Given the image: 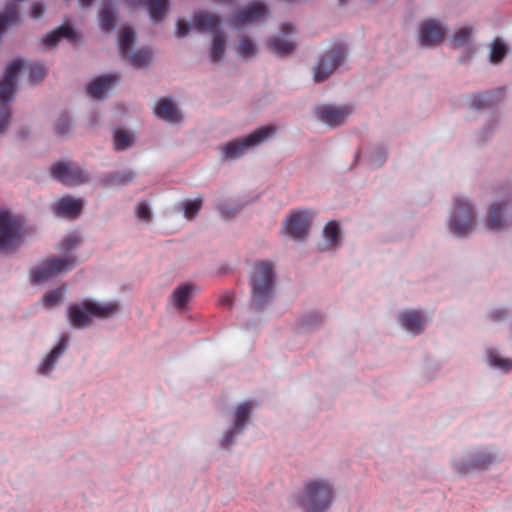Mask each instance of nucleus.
<instances>
[{"label":"nucleus","instance_id":"49530a36","mask_svg":"<svg viewBox=\"0 0 512 512\" xmlns=\"http://www.w3.org/2000/svg\"><path fill=\"white\" fill-rule=\"evenodd\" d=\"M190 30V25L182 20L177 22L176 35L178 37H185Z\"/></svg>","mask_w":512,"mask_h":512},{"label":"nucleus","instance_id":"aec40b11","mask_svg":"<svg viewBox=\"0 0 512 512\" xmlns=\"http://www.w3.org/2000/svg\"><path fill=\"white\" fill-rule=\"evenodd\" d=\"M154 113L158 118L169 122H177L181 119L179 110L169 98H161L154 107Z\"/></svg>","mask_w":512,"mask_h":512},{"label":"nucleus","instance_id":"a878e982","mask_svg":"<svg viewBox=\"0 0 512 512\" xmlns=\"http://www.w3.org/2000/svg\"><path fill=\"white\" fill-rule=\"evenodd\" d=\"M100 27L103 31H111L115 27V15L112 0H103L100 10Z\"/></svg>","mask_w":512,"mask_h":512},{"label":"nucleus","instance_id":"cd10ccee","mask_svg":"<svg viewBox=\"0 0 512 512\" xmlns=\"http://www.w3.org/2000/svg\"><path fill=\"white\" fill-rule=\"evenodd\" d=\"M295 45L281 37H273L269 41V49L278 56H286L293 52Z\"/></svg>","mask_w":512,"mask_h":512},{"label":"nucleus","instance_id":"dca6fc26","mask_svg":"<svg viewBox=\"0 0 512 512\" xmlns=\"http://www.w3.org/2000/svg\"><path fill=\"white\" fill-rule=\"evenodd\" d=\"M266 7L260 3H253L244 9L235 11L232 17V23L235 26H242L252 23L265 16Z\"/></svg>","mask_w":512,"mask_h":512},{"label":"nucleus","instance_id":"603ef678","mask_svg":"<svg viewBox=\"0 0 512 512\" xmlns=\"http://www.w3.org/2000/svg\"><path fill=\"white\" fill-rule=\"evenodd\" d=\"M282 31L284 34H290L294 31V26L290 23H286L282 26Z\"/></svg>","mask_w":512,"mask_h":512},{"label":"nucleus","instance_id":"7ed1b4c3","mask_svg":"<svg viewBox=\"0 0 512 512\" xmlns=\"http://www.w3.org/2000/svg\"><path fill=\"white\" fill-rule=\"evenodd\" d=\"M252 303L261 308L269 302L273 295L274 271L270 262H258L250 277Z\"/></svg>","mask_w":512,"mask_h":512},{"label":"nucleus","instance_id":"6ab92c4d","mask_svg":"<svg viewBox=\"0 0 512 512\" xmlns=\"http://www.w3.org/2000/svg\"><path fill=\"white\" fill-rule=\"evenodd\" d=\"M118 79L116 74L99 76L87 86V92L92 98L102 99L111 85L116 83Z\"/></svg>","mask_w":512,"mask_h":512},{"label":"nucleus","instance_id":"c85d7f7f","mask_svg":"<svg viewBox=\"0 0 512 512\" xmlns=\"http://www.w3.org/2000/svg\"><path fill=\"white\" fill-rule=\"evenodd\" d=\"M135 33L133 29L125 27L119 35V51L122 57L126 58L134 42Z\"/></svg>","mask_w":512,"mask_h":512},{"label":"nucleus","instance_id":"4be33fe9","mask_svg":"<svg viewBox=\"0 0 512 512\" xmlns=\"http://www.w3.org/2000/svg\"><path fill=\"white\" fill-rule=\"evenodd\" d=\"M399 320L403 328L412 334H419L424 328L423 316L415 310L404 311Z\"/></svg>","mask_w":512,"mask_h":512},{"label":"nucleus","instance_id":"9b49d317","mask_svg":"<svg viewBox=\"0 0 512 512\" xmlns=\"http://www.w3.org/2000/svg\"><path fill=\"white\" fill-rule=\"evenodd\" d=\"M313 216L314 213L308 210L291 213L284 223L285 233L295 240L305 238Z\"/></svg>","mask_w":512,"mask_h":512},{"label":"nucleus","instance_id":"72a5a7b5","mask_svg":"<svg viewBox=\"0 0 512 512\" xmlns=\"http://www.w3.org/2000/svg\"><path fill=\"white\" fill-rule=\"evenodd\" d=\"M507 53L506 47L499 39H495L491 46L490 61L494 64L501 62Z\"/></svg>","mask_w":512,"mask_h":512},{"label":"nucleus","instance_id":"09e8293b","mask_svg":"<svg viewBox=\"0 0 512 512\" xmlns=\"http://www.w3.org/2000/svg\"><path fill=\"white\" fill-rule=\"evenodd\" d=\"M489 317L492 321L498 322L506 317V312L504 310H494L490 313Z\"/></svg>","mask_w":512,"mask_h":512},{"label":"nucleus","instance_id":"4468645a","mask_svg":"<svg viewBox=\"0 0 512 512\" xmlns=\"http://www.w3.org/2000/svg\"><path fill=\"white\" fill-rule=\"evenodd\" d=\"M446 33V29L435 20H427L420 26V43L424 47L439 44Z\"/></svg>","mask_w":512,"mask_h":512},{"label":"nucleus","instance_id":"9d476101","mask_svg":"<svg viewBox=\"0 0 512 512\" xmlns=\"http://www.w3.org/2000/svg\"><path fill=\"white\" fill-rule=\"evenodd\" d=\"M345 50L340 44L335 45L319 61L314 71V81L322 82L341 64L344 60Z\"/></svg>","mask_w":512,"mask_h":512},{"label":"nucleus","instance_id":"f03ea898","mask_svg":"<svg viewBox=\"0 0 512 512\" xmlns=\"http://www.w3.org/2000/svg\"><path fill=\"white\" fill-rule=\"evenodd\" d=\"M118 310L115 303L101 305L93 301L84 300L79 304H73L68 309V319L75 328L88 326L92 318L107 319Z\"/></svg>","mask_w":512,"mask_h":512},{"label":"nucleus","instance_id":"2f4dec72","mask_svg":"<svg viewBox=\"0 0 512 512\" xmlns=\"http://www.w3.org/2000/svg\"><path fill=\"white\" fill-rule=\"evenodd\" d=\"M133 143V137L130 133L123 129H117L114 132V144L118 150H125Z\"/></svg>","mask_w":512,"mask_h":512},{"label":"nucleus","instance_id":"4c0bfd02","mask_svg":"<svg viewBox=\"0 0 512 512\" xmlns=\"http://www.w3.org/2000/svg\"><path fill=\"white\" fill-rule=\"evenodd\" d=\"M472 34V28L470 27H464V28H461L458 32H456L452 39H451V43L454 47H460L464 44H466L469 39H470V36Z\"/></svg>","mask_w":512,"mask_h":512},{"label":"nucleus","instance_id":"f257e3e1","mask_svg":"<svg viewBox=\"0 0 512 512\" xmlns=\"http://www.w3.org/2000/svg\"><path fill=\"white\" fill-rule=\"evenodd\" d=\"M333 487L325 480H309L304 485L298 504L305 512H324L333 500Z\"/></svg>","mask_w":512,"mask_h":512},{"label":"nucleus","instance_id":"b1692460","mask_svg":"<svg viewBox=\"0 0 512 512\" xmlns=\"http://www.w3.org/2000/svg\"><path fill=\"white\" fill-rule=\"evenodd\" d=\"M68 341L63 337L58 344L46 356L42 364L39 366V373L47 374L54 367L59 356L64 353L67 348Z\"/></svg>","mask_w":512,"mask_h":512},{"label":"nucleus","instance_id":"6e6552de","mask_svg":"<svg viewBox=\"0 0 512 512\" xmlns=\"http://www.w3.org/2000/svg\"><path fill=\"white\" fill-rule=\"evenodd\" d=\"M75 265L76 260L72 257L47 259L32 271V281L41 283L57 273L72 269Z\"/></svg>","mask_w":512,"mask_h":512},{"label":"nucleus","instance_id":"393cba45","mask_svg":"<svg viewBox=\"0 0 512 512\" xmlns=\"http://www.w3.org/2000/svg\"><path fill=\"white\" fill-rule=\"evenodd\" d=\"M61 38H68L74 40L76 33L73 28L69 25H63L51 32H49L43 39V43L46 47L55 46Z\"/></svg>","mask_w":512,"mask_h":512},{"label":"nucleus","instance_id":"de8ad7c7","mask_svg":"<svg viewBox=\"0 0 512 512\" xmlns=\"http://www.w3.org/2000/svg\"><path fill=\"white\" fill-rule=\"evenodd\" d=\"M489 463H491V457L490 456L485 457L482 460H480V459L474 460L473 463H472V466L474 468H478V469H485L488 466Z\"/></svg>","mask_w":512,"mask_h":512},{"label":"nucleus","instance_id":"ddd939ff","mask_svg":"<svg viewBox=\"0 0 512 512\" xmlns=\"http://www.w3.org/2000/svg\"><path fill=\"white\" fill-rule=\"evenodd\" d=\"M316 114L318 119L328 126L336 127L345 122V120L351 114V108L347 105H323L317 108Z\"/></svg>","mask_w":512,"mask_h":512},{"label":"nucleus","instance_id":"2eb2a0df","mask_svg":"<svg viewBox=\"0 0 512 512\" xmlns=\"http://www.w3.org/2000/svg\"><path fill=\"white\" fill-rule=\"evenodd\" d=\"M252 411V404L248 401L241 403L237 406L234 413V427L226 432L222 438V445L228 447L236 434L240 433L247 419L250 417Z\"/></svg>","mask_w":512,"mask_h":512},{"label":"nucleus","instance_id":"c03bdc74","mask_svg":"<svg viewBox=\"0 0 512 512\" xmlns=\"http://www.w3.org/2000/svg\"><path fill=\"white\" fill-rule=\"evenodd\" d=\"M4 106V111L0 113V133H4L9 125L10 120V112L6 107V104H2Z\"/></svg>","mask_w":512,"mask_h":512},{"label":"nucleus","instance_id":"a18cd8bd","mask_svg":"<svg viewBox=\"0 0 512 512\" xmlns=\"http://www.w3.org/2000/svg\"><path fill=\"white\" fill-rule=\"evenodd\" d=\"M44 10L42 3H33L30 9V16L35 19L40 18L44 14Z\"/></svg>","mask_w":512,"mask_h":512},{"label":"nucleus","instance_id":"c756f323","mask_svg":"<svg viewBox=\"0 0 512 512\" xmlns=\"http://www.w3.org/2000/svg\"><path fill=\"white\" fill-rule=\"evenodd\" d=\"M126 57L134 67L141 68L150 64L152 53L149 50L142 49L131 54L128 53Z\"/></svg>","mask_w":512,"mask_h":512},{"label":"nucleus","instance_id":"1a4fd4ad","mask_svg":"<svg viewBox=\"0 0 512 512\" xmlns=\"http://www.w3.org/2000/svg\"><path fill=\"white\" fill-rule=\"evenodd\" d=\"M54 179L67 186L81 185L88 181V175L71 162H58L50 169Z\"/></svg>","mask_w":512,"mask_h":512},{"label":"nucleus","instance_id":"c9c22d12","mask_svg":"<svg viewBox=\"0 0 512 512\" xmlns=\"http://www.w3.org/2000/svg\"><path fill=\"white\" fill-rule=\"evenodd\" d=\"M237 52L244 58L252 57L256 54V47L250 39L244 37L238 43Z\"/></svg>","mask_w":512,"mask_h":512},{"label":"nucleus","instance_id":"bb28decb","mask_svg":"<svg viewBox=\"0 0 512 512\" xmlns=\"http://www.w3.org/2000/svg\"><path fill=\"white\" fill-rule=\"evenodd\" d=\"M194 292V287L191 284H182L178 286L172 296V302L176 308H184L187 302L191 299Z\"/></svg>","mask_w":512,"mask_h":512},{"label":"nucleus","instance_id":"864d4df0","mask_svg":"<svg viewBox=\"0 0 512 512\" xmlns=\"http://www.w3.org/2000/svg\"><path fill=\"white\" fill-rule=\"evenodd\" d=\"M80 4L84 7L90 6L93 0H79Z\"/></svg>","mask_w":512,"mask_h":512},{"label":"nucleus","instance_id":"0eeeda50","mask_svg":"<svg viewBox=\"0 0 512 512\" xmlns=\"http://www.w3.org/2000/svg\"><path fill=\"white\" fill-rule=\"evenodd\" d=\"M475 223V213L472 205L463 198L455 199V208L452 213L449 229L455 235L462 237L469 234Z\"/></svg>","mask_w":512,"mask_h":512},{"label":"nucleus","instance_id":"58836bf2","mask_svg":"<svg viewBox=\"0 0 512 512\" xmlns=\"http://www.w3.org/2000/svg\"><path fill=\"white\" fill-rule=\"evenodd\" d=\"M61 299H62V290L55 289L53 291L46 293L42 298V302L45 307L49 308V307H52V306L58 304L61 301Z\"/></svg>","mask_w":512,"mask_h":512},{"label":"nucleus","instance_id":"412c9836","mask_svg":"<svg viewBox=\"0 0 512 512\" xmlns=\"http://www.w3.org/2000/svg\"><path fill=\"white\" fill-rule=\"evenodd\" d=\"M509 205L508 201L494 202L488 211L486 227L490 230H498L504 224V212Z\"/></svg>","mask_w":512,"mask_h":512},{"label":"nucleus","instance_id":"a211bd4d","mask_svg":"<svg viewBox=\"0 0 512 512\" xmlns=\"http://www.w3.org/2000/svg\"><path fill=\"white\" fill-rule=\"evenodd\" d=\"M133 6H145L149 11V15L154 22H160L164 19L167 8V0H126Z\"/></svg>","mask_w":512,"mask_h":512},{"label":"nucleus","instance_id":"20e7f679","mask_svg":"<svg viewBox=\"0 0 512 512\" xmlns=\"http://www.w3.org/2000/svg\"><path fill=\"white\" fill-rule=\"evenodd\" d=\"M24 233L23 220L7 211H0V252L19 246Z\"/></svg>","mask_w":512,"mask_h":512},{"label":"nucleus","instance_id":"423d86ee","mask_svg":"<svg viewBox=\"0 0 512 512\" xmlns=\"http://www.w3.org/2000/svg\"><path fill=\"white\" fill-rule=\"evenodd\" d=\"M275 130L272 126L262 127L242 139L226 143L222 148L225 159L234 160L239 158L248 148L266 141L275 133Z\"/></svg>","mask_w":512,"mask_h":512},{"label":"nucleus","instance_id":"37998d69","mask_svg":"<svg viewBox=\"0 0 512 512\" xmlns=\"http://www.w3.org/2000/svg\"><path fill=\"white\" fill-rule=\"evenodd\" d=\"M80 238L77 235H69L62 242V250L64 252L71 250L80 243Z\"/></svg>","mask_w":512,"mask_h":512},{"label":"nucleus","instance_id":"5701e85b","mask_svg":"<svg viewBox=\"0 0 512 512\" xmlns=\"http://www.w3.org/2000/svg\"><path fill=\"white\" fill-rule=\"evenodd\" d=\"M501 89L482 94H475L470 98V106L474 109H482L494 105L503 96Z\"/></svg>","mask_w":512,"mask_h":512},{"label":"nucleus","instance_id":"473e14b6","mask_svg":"<svg viewBox=\"0 0 512 512\" xmlns=\"http://www.w3.org/2000/svg\"><path fill=\"white\" fill-rule=\"evenodd\" d=\"M19 19V13L16 4L12 3L8 10L0 14V33L10 24L16 23Z\"/></svg>","mask_w":512,"mask_h":512},{"label":"nucleus","instance_id":"3c124183","mask_svg":"<svg viewBox=\"0 0 512 512\" xmlns=\"http://www.w3.org/2000/svg\"><path fill=\"white\" fill-rule=\"evenodd\" d=\"M219 303L221 305L230 307L232 305V298L230 295L227 294V295L221 297V299L219 300Z\"/></svg>","mask_w":512,"mask_h":512},{"label":"nucleus","instance_id":"8fccbe9b","mask_svg":"<svg viewBox=\"0 0 512 512\" xmlns=\"http://www.w3.org/2000/svg\"><path fill=\"white\" fill-rule=\"evenodd\" d=\"M494 364L504 369H509L512 367L511 361L500 358H494Z\"/></svg>","mask_w":512,"mask_h":512},{"label":"nucleus","instance_id":"f3484780","mask_svg":"<svg viewBox=\"0 0 512 512\" xmlns=\"http://www.w3.org/2000/svg\"><path fill=\"white\" fill-rule=\"evenodd\" d=\"M83 204L81 199L64 196L56 203L54 212L57 216L73 219L81 213Z\"/></svg>","mask_w":512,"mask_h":512},{"label":"nucleus","instance_id":"f704fd0d","mask_svg":"<svg viewBox=\"0 0 512 512\" xmlns=\"http://www.w3.org/2000/svg\"><path fill=\"white\" fill-rule=\"evenodd\" d=\"M46 76V68L40 63L29 65L28 80L31 84H36L42 81Z\"/></svg>","mask_w":512,"mask_h":512},{"label":"nucleus","instance_id":"e433bc0d","mask_svg":"<svg viewBox=\"0 0 512 512\" xmlns=\"http://www.w3.org/2000/svg\"><path fill=\"white\" fill-rule=\"evenodd\" d=\"M201 206H202L201 198L185 201L183 203L185 217L187 219L194 218L199 213Z\"/></svg>","mask_w":512,"mask_h":512},{"label":"nucleus","instance_id":"39448f33","mask_svg":"<svg viewBox=\"0 0 512 512\" xmlns=\"http://www.w3.org/2000/svg\"><path fill=\"white\" fill-rule=\"evenodd\" d=\"M193 25L198 29L214 33L210 53L211 61L219 62L222 60L225 54V39L223 34L218 30L220 25L218 17L208 12H199L193 17Z\"/></svg>","mask_w":512,"mask_h":512},{"label":"nucleus","instance_id":"a19ab883","mask_svg":"<svg viewBox=\"0 0 512 512\" xmlns=\"http://www.w3.org/2000/svg\"><path fill=\"white\" fill-rule=\"evenodd\" d=\"M136 215L139 219L144 220V221H149L151 219L152 214H151L150 207L147 202H145V201L139 202V204L137 205V208H136Z\"/></svg>","mask_w":512,"mask_h":512},{"label":"nucleus","instance_id":"ea45409f","mask_svg":"<svg viewBox=\"0 0 512 512\" xmlns=\"http://www.w3.org/2000/svg\"><path fill=\"white\" fill-rule=\"evenodd\" d=\"M135 175L132 172L117 173L109 176V182L118 185H126L134 179Z\"/></svg>","mask_w":512,"mask_h":512},{"label":"nucleus","instance_id":"f8f14e48","mask_svg":"<svg viewBox=\"0 0 512 512\" xmlns=\"http://www.w3.org/2000/svg\"><path fill=\"white\" fill-rule=\"evenodd\" d=\"M24 68L21 60L13 61L5 70L3 79L0 81V103L7 104L14 98L17 78Z\"/></svg>","mask_w":512,"mask_h":512},{"label":"nucleus","instance_id":"7c9ffc66","mask_svg":"<svg viewBox=\"0 0 512 512\" xmlns=\"http://www.w3.org/2000/svg\"><path fill=\"white\" fill-rule=\"evenodd\" d=\"M324 237L329 242V247L338 246L340 243V228L336 221H329L324 227Z\"/></svg>","mask_w":512,"mask_h":512},{"label":"nucleus","instance_id":"5fc2aeb1","mask_svg":"<svg viewBox=\"0 0 512 512\" xmlns=\"http://www.w3.org/2000/svg\"><path fill=\"white\" fill-rule=\"evenodd\" d=\"M345 0H341V2H344Z\"/></svg>","mask_w":512,"mask_h":512},{"label":"nucleus","instance_id":"79ce46f5","mask_svg":"<svg viewBox=\"0 0 512 512\" xmlns=\"http://www.w3.org/2000/svg\"><path fill=\"white\" fill-rule=\"evenodd\" d=\"M70 129V121L67 116H62L55 125L56 132L63 136Z\"/></svg>","mask_w":512,"mask_h":512}]
</instances>
